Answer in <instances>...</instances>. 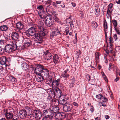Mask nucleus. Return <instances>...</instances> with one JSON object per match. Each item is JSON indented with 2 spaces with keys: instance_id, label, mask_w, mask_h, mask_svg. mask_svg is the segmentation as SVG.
Masks as SVG:
<instances>
[{
  "instance_id": "obj_9",
  "label": "nucleus",
  "mask_w": 120,
  "mask_h": 120,
  "mask_svg": "<svg viewBox=\"0 0 120 120\" xmlns=\"http://www.w3.org/2000/svg\"><path fill=\"white\" fill-rule=\"evenodd\" d=\"M44 67L42 65L39 64L37 65L35 68L34 72L36 75H40V73L41 72V71L44 68Z\"/></svg>"
},
{
  "instance_id": "obj_46",
  "label": "nucleus",
  "mask_w": 120,
  "mask_h": 120,
  "mask_svg": "<svg viewBox=\"0 0 120 120\" xmlns=\"http://www.w3.org/2000/svg\"><path fill=\"white\" fill-rule=\"evenodd\" d=\"M113 37L115 41H116L117 40V36L116 34L113 35Z\"/></svg>"
},
{
  "instance_id": "obj_40",
  "label": "nucleus",
  "mask_w": 120,
  "mask_h": 120,
  "mask_svg": "<svg viewBox=\"0 0 120 120\" xmlns=\"http://www.w3.org/2000/svg\"><path fill=\"white\" fill-rule=\"evenodd\" d=\"M52 3V1L50 0H47L46 2L47 5H48V6H50Z\"/></svg>"
},
{
  "instance_id": "obj_28",
  "label": "nucleus",
  "mask_w": 120,
  "mask_h": 120,
  "mask_svg": "<svg viewBox=\"0 0 120 120\" xmlns=\"http://www.w3.org/2000/svg\"><path fill=\"white\" fill-rule=\"evenodd\" d=\"M40 112V109H37L33 110V112L34 114L35 115V116H37Z\"/></svg>"
},
{
  "instance_id": "obj_4",
  "label": "nucleus",
  "mask_w": 120,
  "mask_h": 120,
  "mask_svg": "<svg viewBox=\"0 0 120 120\" xmlns=\"http://www.w3.org/2000/svg\"><path fill=\"white\" fill-rule=\"evenodd\" d=\"M43 116H46L50 119L54 118V114L52 112L51 109L45 110L43 111Z\"/></svg>"
},
{
  "instance_id": "obj_54",
  "label": "nucleus",
  "mask_w": 120,
  "mask_h": 120,
  "mask_svg": "<svg viewBox=\"0 0 120 120\" xmlns=\"http://www.w3.org/2000/svg\"><path fill=\"white\" fill-rule=\"evenodd\" d=\"M86 77L88 79L89 81H90V76L89 75H86Z\"/></svg>"
},
{
  "instance_id": "obj_14",
  "label": "nucleus",
  "mask_w": 120,
  "mask_h": 120,
  "mask_svg": "<svg viewBox=\"0 0 120 120\" xmlns=\"http://www.w3.org/2000/svg\"><path fill=\"white\" fill-rule=\"evenodd\" d=\"M11 36L12 39L15 40H17L19 36L18 33L16 32H12Z\"/></svg>"
},
{
  "instance_id": "obj_6",
  "label": "nucleus",
  "mask_w": 120,
  "mask_h": 120,
  "mask_svg": "<svg viewBox=\"0 0 120 120\" xmlns=\"http://www.w3.org/2000/svg\"><path fill=\"white\" fill-rule=\"evenodd\" d=\"M10 61V58L6 56H4L0 57V63L1 64L4 65L7 63H8Z\"/></svg>"
},
{
  "instance_id": "obj_48",
  "label": "nucleus",
  "mask_w": 120,
  "mask_h": 120,
  "mask_svg": "<svg viewBox=\"0 0 120 120\" xmlns=\"http://www.w3.org/2000/svg\"><path fill=\"white\" fill-rule=\"evenodd\" d=\"M109 42L110 43H113V40L112 38L111 37V36H110V37L109 38Z\"/></svg>"
},
{
  "instance_id": "obj_55",
  "label": "nucleus",
  "mask_w": 120,
  "mask_h": 120,
  "mask_svg": "<svg viewBox=\"0 0 120 120\" xmlns=\"http://www.w3.org/2000/svg\"><path fill=\"white\" fill-rule=\"evenodd\" d=\"M71 80V83L72 84V85H74L75 82V79H72Z\"/></svg>"
},
{
  "instance_id": "obj_63",
  "label": "nucleus",
  "mask_w": 120,
  "mask_h": 120,
  "mask_svg": "<svg viewBox=\"0 0 120 120\" xmlns=\"http://www.w3.org/2000/svg\"><path fill=\"white\" fill-rule=\"evenodd\" d=\"M71 4L72 6L73 7H75L76 6V4L75 3L71 2Z\"/></svg>"
},
{
  "instance_id": "obj_52",
  "label": "nucleus",
  "mask_w": 120,
  "mask_h": 120,
  "mask_svg": "<svg viewBox=\"0 0 120 120\" xmlns=\"http://www.w3.org/2000/svg\"><path fill=\"white\" fill-rule=\"evenodd\" d=\"M5 42V41L2 39L0 40V43L1 44H4V43Z\"/></svg>"
},
{
  "instance_id": "obj_29",
  "label": "nucleus",
  "mask_w": 120,
  "mask_h": 120,
  "mask_svg": "<svg viewBox=\"0 0 120 120\" xmlns=\"http://www.w3.org/2000/svg\"><path fill=\"white\" fill-rule=\"evenodd\" d=\"M95 14L96 15H99L100 14V11L99 8L98 7L95 8Z\"/></svg>"
},
{
  "instance_id": "obj_24",
  "label": "nucleus",
  "mask_w": 120,
  "mask_h": 120,
  "mask_svg": "<svg viewBox=\"0 0 120 120\" xmlns=\"http://www.w3.org/2000/svg\"><path fill=\"white\" fill-rule=\"evenodd\" d=\"M60 112H58L54 114V118H55L56 119L60 120Z\"/></svg>"
},
{
  "instance_id": "obj_11",
  "label": "nucleus",
  "mask_w": 120,
  "mask_h": 120,
  "mask_svg": "<svg viewBox=\"0 0 120 120\" xmlns=\"http://www.w3.org/2000/svg\"><path fill=\"white\" fill-rule=\"evenodd\" d=\"M53 89L54 90V95L59 98L61 97L62 94V92L58 88H54Z\"/></svg>"
},
{
  "instance_id": "obj_61",
  "label": "nucleus",
  "mask_w": 120,
  "mask_h": 120,
  "mask_svg": "<svg viewBox=\"0 0 120 120\" xmlns=\"http://www.w3.org/2000/svg\"><path fill=\"white\" fill-rule=\"evenodd\" d=\"M105 118L107 119H108L109 118V116L107 115H106L105 116Z\"/></svg>"
},
{
  "instance_id": "obj_15",
  "label": "nucleus",
  "mask_w": 120,
  "mask_h": 120,
  "mask_svg": "<svg viewBox=\"0 0 120 120\" xmlns=\"http://www.w3.org/2000/svg\"><path fill=\"white\" fill-rule=\"evenodd\" d=\"M13 114L11 112H8V111H6L5 113L6 117L8 119H12L13 117Z\"/></svg>"
},
{
  "instance_id": "obj_21",
  "label": "nucleus",
  "mask_w": 120,
  "mask_h": 120,
  "mask_svg": "<svg viewBox=\"0 0 120 120\" xmlns=\"http://www.w3.org/2000/svg\"><path fill=\"white\" fill-rule=\"evenodd\" d=\"M0 30L3 31H5L8 29V27L6 25L2 26L0 27Z\"/></svg>"
},
{
  "instance_id": "obj_19",
  "label": "nucleus",
  "mask_w": 120,
  "mask_h": 120,
  "mask_svg": "<svg viewBox=\"0 0 120 120\" xmlns=\"http://www.w3.org/2000/svg\"><path fill=\"white\" fill-rule=\"evenodd\" d=\"M21 66L22 68L26 70L28 68V65L25 62L23 61L22 62Z\"/></svg>"
},
{
  "instance_id": "obj_26",
  "label": "nucleus",
  "mask_w": 120,
  "mask_h": 120,
  "mask_svg": "<svg viewBox=\"0 0 120 120\" xmlns=\"http://www.w3.org/2000/svg\"><path fill=\"white\" fill-rule=\"evenodd\" d=\"M107 101V98H106L104 96H103L102 95L100 101L101 102H105Z\"/></svg>"
},
{
  "instance_id": "obj_44",
  "label": "nucleus",
  "mask_w": 120,
  "mask_h": 120,
  "mask_svg": "<svg viewBox=\"0 0 120 120\" xmlns=\"http://www.w3.org/2000/svg\"><path fill=\"white\" fill-rule=\"evenodd\" d=\"M94 110V109L93 106H91V108L90 109V110L91 111L92 113H93Z\"/></svg>"
},
{
  "instance_id": "obj_59",
  "label": "nucleus",
  "mask_w": 120,
  "mask_h": 120,
  "mask_svg": "<svg viewBox=\"0 0 120 120\" xmlns=\"http://www.w3.org/2000/svg\"><path fill=\"white\" fill-rule=\"evenodd\" d=\"M119 77H117L114 80V81L115 82H117L118 81L119 79Z\"/></svg>"
},
{
  "instance_id": "obj_64",
  "label": "nucleus",
  "mask_w": 120,
  "mask_h": 120,
  "mask_svg": "<svg viewBox=\"0 0 120 120\" xmlns=\"http://www.w3.org/2000/svg\"><path fill=\"white\" fill-rule=\"evenodd\" d=\"M69 71V70L68 69V68L66 69L64 71V73L67 74V72Z\"/></svg>"
},
{
  "instance_id": "obj_10",
  "label": "nucleus",
  "mask_w": 120,
  "mask_h": 120,
  "mask_svg": "<svg viewBox=\"0 0 120 120\" xmlns=\"http://www.w3.org/2000/svg\"><path fill=\"white\" fill-rule=\"evenodd\" d=\"M72 109V106L68 104L64 105L63 106V109L65 112L71 111Z\"/></svg>"
},
{
  "instance_id": "obj_27",
  "label": "nucleus",
  "mask_w": 120,
  "mask_h": 120,
  "mask_svg": "<svg viewBox=\"0 0 120 120\" xmlns=\"http://www.w3.org/2000/svg\"><path fill=\"white\" fill-rule=\"evenodd\" d=\"M103 27L104 28V31L106 30H107V23L105 19L104 20V22L103 23Z\"/></svg>"
},
{
  "instance_id": "obj_32",
  "label": "nucleus",
  "mask_w": 120,
  "mask_h": 120,
  "mask_svg": "<svg viewBox=\"0 0 120 120\" xmlns=\"http://www.w3.org/2000/svg\"><path fill=\"white\" fill-rule=\"evenodd\" d=\"M59 33V32L58 30H56L52 32V35L53 36H56Z\"/></svg>"
},
{
  "instance_id": "obj_50",
  "label": "nucleus",
  "mask_w": 120,
  "mask_h": 120,
  "mask_svg": "<svg viewBox=\"0 0 120 120\" xmlns=\"http://www.w3.org/2000/svg\"><path fill=\"white\" fill-rule=\"evenodd\" d=\"M66 74L64 73V78H67L69 76V74Z\"/></svg>"
},
{
  "instance_id": "obj_2",
  "label": "nucleus",
  "mask_w": 120,
  "mask_h": 120,
  "mask_svg": "<svg viewBox=\"0 0 120 120\" xmlns=\"http://www.w3.org/2000/svg\"><path fill=\"white\" fill-rule=\"evenodd\" d=\"M20 45H18L17 43L15 41L12 42L11 44H7L5 46L4 50L8 53H10L16 50L18 46H20Z\"/></svg>"
},
{
  "instance_id": "obj_38",
  "label": "nucleus",
  "mask_w": 120,
  "mask_h": 120,
  "mask_svg": "<svg viewBox=\"0 0 120 120\" xmlns=\"http://www.w3.org/2000/svg\"><path fill=\"white\" fill-rule=\"evenodd\" d=\"M95 54L96 60H98L99 58V53L98 52H96L95 53Z\"/></svg>"
},
{
  "instance_id": "obj_41",
  "label": "nucleus",
  "mask_w": 120,
  "mask_h": 120,
  "mask_svg": "<svg viewBox=\"0 0 120 120\" xmlns=\"http://www.w3.org/2000/svg\"><path fill=\"white\" fill-rule=\"evenodd\" d=\"M37 9L40 11L42 10V9H44L43 6L41 5H40L38 6L37 8Z\"/></svg>"
},
{
  "instance_id": "obj_49",
  "label": "nucleus",
  "mask_w": 120,
  "mask_h": 120,
  "mask_svg": "<svg viewBox=\"0 0 120 120\" xmlns=\"http://www.w3.org/2000/svg\"><path fill=\"white\" fill-rule=\"evenodd\" d=\"M69 23L70 24V25L71 28H73L74 26V25L73 24V22L71 21V22H69Z\"/></svg>"
},
{
  "instance_id": "obj_22",
  "label": "nucleus",
  "mask_w": 120,
  "mask_h": 120,
  "mask_svg": "<svg viewBox=\"0 0 120 120\" xmlns=\"http://www.w3.org/2000/svg\"><path fill=\"white\" fill-rule=\"evenodd\" d=\"M23 109L27 113L31 112V109L28 106L25 107Z\"/></svg>"
},
{
  "instance_id": "obj_18",
  "label": "nucleus",
  "mask_w": 120,
  "mask_h": 120,
  "mask_svg": "<svg viewBox=\"0 0 120 120\" xmlns=\"http://www.w3.org/2000/svg\"><path fill=\"white\" fill-rule=\"evenodd\" d=\"M16 28L19 30L22 29L23 27V24L20 22H17L16 24Z\"/></svg>"
},
{
  "instance_id": "obj_56",
  "label": "nucleus",
  "mask_w": 120,
  "mask_h": 120,
  "mask_svg": "<svg viewBox=\"0 0 120 120\" xmlns=\"http://www.w3.org/2000/svg\"><path fill=\"white\" fill-rule=\"evenodd\" d=\"M40 77H38V78H39V79H41L40 81H41V80L43 81L44 80V79L43 77V76H40Z\"/></svg>"
},
{
  "instance_id": "obj_16",
  "label": "nucleus",
  "mask_w": 120,
  "mask_h": 120,
  "mask_svg": "<svg viewBox=\"0 0 120 120\" xmlns=\"http://www.w3.org/2000/svg\"><path fill=\"white\" fill-rule=\"evenodd\" d=\"M59 108L57 106L55 107L52 108L51 110L52 111V112L54 114L58 112L59 110Z\"/></svg>"
},
{
  "instance_id": "obj_42",
  "label": "nucleus",
  "mask_w": 120,
  "mask_h": 120,
  "mask_svg": "<svg viewBox=\"0 0 120 120\" xmlns=\"http://www.w3.org/2000/svg\"><path fill=\"white\" fill-rule=\"evenodd\" d=\"M72 104L75 106L76 108L78 107L79 106L78 104L76 102H73Z\"/></svg>"
},
{
  "instance_id": "obj_25",
  "label": "nucleus",
  "mask_w": 120,
  "mask_h": 120,
  "mask_svg": "<svg viewBox=\"0 0 120 120\" xmlns=\"http://www.w3.org/2000/svg\"><path fill=\"white\" fill-rule=\"evenodd\" d=\"M9 79L11 82H14L16 80V78L11 76H9Z\"/></svg>"
},
{
  "instance_id": "obj_51",
  "label": "nucleus",
  "mask_w": 120,
  "mask_h": 120,
  "mask_svg": "<svg viewBox=\"0 0 120 120\" xmlns=\"http://www.w3.org/2000/svg\"><path fill=\"white\" fill-rule=\"evenodd\" d=\"M52 4L53 5V6L56 8H57V4H56L55 2H52Z\"/></svg>"
},
{
  "instance_id": "obj_13",
  "label": "nucleus",
  "mask_w": 120,
  "mask_h": 120,
  "mask_svg": "<svg viewBox=\"0 0 120 120\" xmlns=\"http://www.w3.org/2000/svg\"><path fill=\"white\" fill-rule=\"evenodd\" d=\"M19 114L20 117L22 119L25 118L27 115V113L23 109L20 111Z\"/></svg>"
},
{
  "instance_id": "obj_43",
  "label": "nucleus",
  "mask_w": 120,
  "mask_h": 120,
  "mask_svg": "<svg viewBox=\"0 0 120 120\" xmlns=\"http://www.w3.org/2000/svg\"><path fill=\"white\" fill-rule=\"evenodd\" d=\"M25 41H26V42L28 43H31V41L29 39L26 38L25 39Z\"/></svg>"
},
{
  "instance_id": "obj_36",
  "label": "nucleus",
  "mask_w": 120,
  "mask_h": 120,
  "mask_svg": "<svg viewBox=\"0 0 120 120\" xmlns=\"http://www.w3.org/2000/svg\"><path fill=\"white\" fill-rule=\"evenodd\" d=\"M115 30L116 31L117 34L119 35H120V31L119 29L118 28L115 27L114 28Z\"/></svg>"
},
{
  "instance_id": "obj_30",
  "label": "nucleus",
  "mask_w": 120,
  "mask_h": 120,
  "mask_svg": "<svg viewBox=\"0 0 120 120\" xmlns=\"http://www.w3.org/2000/svg\"><path fill=\"white\" fill-rule=\"evenodd\" d=\"M47 80L46 81H49L50 83H51L52 81V77L50 76H48V77L46 78Z\"/></svg>"
},
{
  "instance_id": "obj_35",
  "label": "nucleus",
  "mask_w": 120,
  "mask_h": 120,
  "mask_svg": "<svg viewBox=\"0 0 120 120\" xmlns=\"http://www.w3.org/2000/svg\"><path fill=\"white\" fill-rule=\"evenodd\" d=\"M52 18H53L55 21L57 22H59V19L57 17L56 15H54V16Z\"/></svg>"
},
{
  "instance_id": "obj_57",
  "label": "nucleus",
  "mask_w": 120,
  "mask_h": 120,
  "mask_svg": "<svg viewBox=\"0 0 120 120\" xmlns=\"http://www.w3.org/2000/svg\"><path fill=\"white\" fill-rule=\"evenodd\" d=\"M105 39H106L107 38V30H105Z\"/></svg>"
},
{
  "instance_id": "obj_20",
  "label": "nucleus",
  "mask_w": 120,
  "mask_h": 120,
  "mask_svg": "<svg viewBox=\"0 0 120 120\" xmlns=\"http://www.w3.org/2000/svg\"><path fill=\"white\" fill-rule=\"evenodd\" d=\"M38 14L41 19H45L46 16L45 15V14L44 12L39 11Z\"/></svg>"
},
{
  "instance_id": "obj_7",
  "label": "nucleus",
  "mask_w": 120,
  "mask_h": 120,
  "mask_svg": "<svg viewBox=\"0 0 120 120\" xmlns=\"http://www.w3.org/2000/svg\"><path fill=\"white\" fill-rule=\"evenodd\" d=\"M49 72L48 70L45 67L43 69L41 72L40 73V75H38V76H41L44 77H47L49 75Z\"/></svg>"
},
{
  "instance_id": "obj_1",
  "label": "nucleus",
  "mask_w": 120,
  "mask_h": 120,
  "mask_svg": "<svg viewBox=\"0 0 120 120\" xmlns=\"http://www.w3.org/2000/svg\"><path fill=\"white\" fill-rule=\"evenodd\" d=\"M36 29L33 27H31L27 30L26 32V34L28 35L31 36H34L35 37V41L38 43L41 44L43 41L42 37H41L39 33H36Z\"/></svg>"
},
{
  "instance_id": "obj_23",
  "label": "nucleus",
  "mask_w": 120,
  "mask_h": 120,
  "mask_svg": "<svg viewBox=\"0 0 120 120\" xmlns=\"http://www.w3.org/2000/svg\"><path fill=\"white\" fill-rule=\"evenodd\" d=\"M92 27L94 28L95 29L98 26V24L94 21H93L91 23Z\"/></svg>"
},
{
  "instance_id": "obj_5",
  "label": "nucleus",
  "mask_w": 120,
  "mask_h": 120,
  "mask_svg": "<svg viewBox=\"0 0 120 120\" xmlns=\"http://www.w3.org/2000/svg\"><path fill=\"white\" fill-rule=\"evenodd\" d=\"M52 18L51 17L50 15H47L46 16L45 23V25L48 27L51 26L53 24V21L52 19Z\"/></svg>"
},
{
  "instance_id": "obj_45",
  "label": "nucleus",
  "mask_w": 120,
  "mask_h": 120,
  "mask_svg": "<svg viewBox=\"0 0 120 120\" xmlns=\"http://www.w3.org/2000/svg\"><path fill=\"white\" fill-rule=\"evenodd\" d=\"M108 9H111L113 7V4L112 3H110L108 6Z\"/></svg>"
},
{
  "instance_id": "obj_39",
  "label": "nucleus",
  "mask_w": 120,
  "mask_h": 120,
  "mask_svg": "<svg viewBox=\"0 0 120 120\" xmlns=\"http://www.w3.org/2000/svg\"><path fill=\"white\" fill-rule=\"evenodd\" d=\"M102 95V94H100L96 95V98L99 100V101H100Z\"/></svg>"
},
{
  "instance_id": "obj_33",
  "label": "nucleus",
  "mask_w": 120,
  "mask_h": 120,
  "mask_svg": "<svg viewBox=\"0 0 120 120\" xmlns=\"http://www.w3.org/2000/svg\"><path fill=\"white\" fill-rule=\"evenodd\" d=\"M60 119L64 118L65 116V114L63 112H60Z\"/></svg>"
},
{
  "instance_id": "obj_3",
  "label": "nucleus",
  "mask_w": 120,
  "mask_h": 120,
  "mask_svg": "<svg viewBox=\"0 0 120 120\" xmlns=\"http://www.w3.org/2000/svg\"><path fill=\"white\" fill-rule=\"evenodd\" d=\"M38 30L40 36L43 38L48 33L47 30L44 27V24L42 22H39L38 23Z\"/></svg>"
},
{
  "instance_id": "obj_62",
  "label": "nucleus",
  "mask_w": 120,
  "mask_h": 120,
  "mask_svg": "<svg viewBox=\"0 0 120 120\" xmlns=\"http://www.w3.org/2000/svg\"><path fill=\"white\" fill-rule=\"evenodd\" d=\"M56 2L57 4H60L61 3V2L60 1H56Z\"/></svg>"
},
{
  "instance_id": "obj_17",
  "label": "nucleus",
  "mask_w": 120,
  "mask_h": 120,
  "mask_svg": "<svg viewBox=\"0 0 120 120\" xmlns=\"http://www.w3.org/2000/svg\"><path fill=\"white\" fill-rule=\"evenodd\" d=\"M53 60L54 63L55 64H56L59 63L58 59L59 57L57 55L55 54L54 56H53V57L52 58Z\"/></svg>"
},
{
  "instance_id": "obj_12",
  "label": "nucleus",
  "mask_w": 120,
  "mask_h": 120,
  "mask_svg": "<svg viewBox=\"0 0 120 120\" xmlns=\"http://www.w3.org/2000/svg\"><path fill=\"white\" fill-rule=\"evenodd\" d=\"M60 79L59 78L56 80H53L52 83V88H58L57 87L59 86L60 83Z\"/></svg>"
},
{
  "instance_id": "obj_31",
  "label": "nucleus",
  "mask_w": 120,
  "mask_h": 120,
  "mask_svg": "<svg viewBox=\"0 0 120 120\" xmlns=\"http://www.w3.org/2000/svg\"><path fill=\"white\" fill-rule=\"evenodd\" d=\"M112 22L114 28L116 27L117 25V21L115 19H113L112 20Z\"/></svg>"
},
{
  "instance_id": "obj_8",
  "label": "nucleus",
  "mask_w": 120,
  "mask_h": 120,
  "mask_svg": "<svg viewBox=\"0 0 120 120\" xmlns=\"http://www.w3.org/2000/svg\"><path fill=\"white\" fill-rule=\"evenodd\" d=\"M44 54L45 57V59L47 60H50L52 59L53 57L52 54L48 50H46L44 52Z\"/></svg>"
},
{
  "instance_id": "obj_37",
  "label": "nucleus",
  "mask_w": 120,
  "mask_h": 120,
  "mask_svg": "<svg viewBox=\"0 0 120 120\" xmlns=\"http://www.w3.org/2000/svg\"><path fill=\"white\" fill-rule=\"evenodd\" d=\"M31 44L30 43H28L25 42L24 44V46L26 48L27 47H28Z\"/></svg>"
},
{
  "instance_id": "obj_60",
  "label": "nucleus",
  "mask_w": 120,
  "mask_h": 120,
  "mask_svg": "<svg viewBox=\"0 0 120 120\" xmlns=\"http://www.w3.org/2000/svg\"><path fill=\"white\" fill-rule=\"evenodd\" d=\"M69 29L68 27L66 28H65L66 32L69 33Z\"/></svg>"
},
{
  "instance_id": "obj_53",
  "label": "nucleus",
  "mask_w": 120,
  "mask_h": 120,
  "mask_svg": "<svg viewBox=\"0 0 120 120\" xmlns=\"http://www.w3.org/2000/svg\"><path fill=\"white\" fill-rule=\"evenodd\" d=\"M76 52L78 53V54H77V56H78V57H79V55H80L81 54V52L80 50H79V51H77Z\"/></svg>"
},
{
  "instance_id": "obj_34",
  "label": "nucleus",
  "mask_w": 120,
  "mask_h": 120,
  "mask_svg": "<svg viewBox=\"0 0 120 120\" xmlns=\"http://www.w3.org/2000/svg\"><path fill=\"white\" fill-rule=\"evenodd\" d=\"M19 118L18 115L16 114L14 116L13 115V117L12 119L13 120H17Z\"/></svg>"
},
{
  "instance_id": "obj_47",
  "label": "nucleus",
  "mask_w": 120,
  "mask_h": 120,
  "mask_svg": "<svg viewBox=\"0 0 120 120\" xmlns=\"http://www.w3.org/2000/svg\"><path fill=\"white\" fill-rule=\"evenodd\" d=\"M4 49H2L0 47V55L2 54L4 52Z\"/></svg>"
},
{
  "instance_id": "obj_58",
  "label": "nucleus",
  "mask_w": 120,
  "mask_h": 120,
  "mask_svg": "<svg viewBox=\"0 0 120 120\" xmlns=\"http://www.w3.org/2000/svg\"><path fill=\"white\" fill-rule=\"evenodd\" d=\"M48 118L46 116H44V117L43 118L42 120H48Z\"/></svg>"
}]
</instances>
